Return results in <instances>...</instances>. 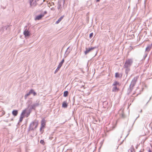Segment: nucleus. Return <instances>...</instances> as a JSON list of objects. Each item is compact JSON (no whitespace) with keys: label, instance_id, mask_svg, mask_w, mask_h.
<instances>
[{"label":"nucleus","instance_id":"nucleus-25","mask_svg":"<svg viewBox=\"0 0 152 152\" xmlns=\"http://www.w3.org/2000/svg\"><path fill=\"white\" fill-rule=\"evenodd\" d=\"M138 78V77H135L134 78L132 79V81L134 82V83H136L137 81V79Z\"/></svg>","mask_w":152,"mask_h":152},{"label":"nucleus","instance_id":"nucleus-42","mask_svg":"<svg viewBox=\"0 0 152 152\" xmlns=\"http://www.w3.org/2000/svg\"><path fill=\"white\" fill-rule=\"evenodd\" d=\"M139 117V116H138L135 119V121L136 120V119H137V118Z\"/></svg>","mask_w":152,"mask_h":152},{"label":"nucleus","instance_id":"nucleus-23","mask_svg":"<svg viewBox=\"0 0 152 152\" xmlns=\"http://www.w3.org/2000/svg\"><path fill=\"white\" fill-rule=\"evenodd\" d=\"M34 127H31L30 126H29L28 128V132H30L31 131H34Z\"/></svg>","mask_w":152,"mask_h":152},{"label":"nucleus","instance_id":"nucleus-20","mask_svg":"<svg viewBox=\"0 0 152 152\" xmlns=\"http://www.w3.org/2000/svg\"><path fill=\"white\" fill-rule=\"evenodd\" d=\"M31 94H33L34 96H35L37 95V93L33 89H31L30 90Z\"/></svg>","mask_w":152,"mask_h":152},{"label":"nucleus","instance_id":"nucleus-33","mask_svg":"<svg viewBox=\"0 0 152 152\" xmlns=\"http://www.w3.org/2000/svg\"><path fill=\"white\" fill-rule=\"evenodd\" d=\"M20 122H18V123L17 125V126H19L20 125Z\"/></svg>","mask_w":152,"mask_h":152},{"label":"nucleus","instance_id":"nucleus-8","mask_svg":"<svg viewBox=\"0 0 152 152\" xmlns=\"http://www.w3.org/2000/svg\"><path fill=\"white\" fill-rule=\"evenodd\" d=\"M37 13H39V14L36 16L34 18L35 20H40L44 17V15L42 14L41 12H37Z\"/></svg>","mask_w":152,"mask_h":152},{"label":"nucleus","instance_id":"nucleus-50","mask_svg":"<svg viewBox=\"0 0 152 152\" xmlns=\"http://www.w3.org/2000/svg\"><path fill=\"white\" fill-rule=\"evenodd\" d=\"M121 74H119L120 75V76H121Z\"/></svg>","mask_w":152,"mask_h":152},{"label":"nucleus","instance_id":"nucleus-11","mask_svg":"<svg viewBox=\"0 0 152 152\" xmlns=\"http://www.w3.org/2000/svg\"><path fill=\"white\" fill-rule=\"evenodd\" d=\"M68 106V103L66 101H65L63 102L62 105V107L63 108H66Z\"/></svg>","mask_w":152,"mask_h":152},{"label":"nucleus","instance_id":"nucleus-32","mask_svg":"<svg viewBox=\"0 0 152 152\" xmlns=\"http://www.w3.org/2000/svg\"><path fill=\"white\" fill-rule=\"evenodd\" d=\"M44 128L43 127H42L41 126L40 128V129H39V130L40 131H41V130H42V129H44Z\"/></svg>","mask_w":152,"mask_h":152},{"label":"nucleus","instance_id":"nucleus-24","mask_svg":"<svg viewBox=\"0 0 152 152\" xmlns=\"http://www.w3.org/2000/svg\"><path fill=\"white\" fill-rule=\"evenodd\" d=\"M38 12H41L42 14L44 15V16L45 15L47 14V12L46 11H45L44 12H43L42 10H39L37 11Z\"/></svg>","mask_w":152,"mask_h":152},{"label":"nucleus","instance_id":"nucleus-44","mask_svg":"<svg viewBox=\"0 0 152 152\" xmlns=\"http://www.w3.org/2000/svg\"><path fill=\"white\" fill-rule=\"evenodd\" d=\"M99 1H100V0H96V1L99 2Z\"/></svg>","mask_w":152,"mask_h":152},{"label":"nucleus","instance_id":"nucleus-36","mask_svg":"<svg viewBox=\"0 0 152 152\" xmlns=\"http://www.w3.org/2000/svg\"><path fill=\"white\" fill-rule=\"evenodd\" d=\"M9 27V26L8 25V26H6V29H7V28H8Z\"/></svg>","mask_w":152,"mask_h":152},{"label":"nucleus","instance_id":"nucleus-22","mask_svg":"<svg viewBox=\"0 0 152 152\" xmlns=\"http://www.w3.org/2000/svg\"><path fill=\"white\" fill-rule=\"evenodd\" d=\"M69 92L68 91H65L63 93V96L64 97H67L68 95Z\"/></svg>","mask_w":152,"mask_h":152},{"label":"nucleus","instance_id":"nucleus-2","mask_svg":"<svg viewBox=\"0 0 152 152\" xmlns=\"http://www.w3.org/2000/svg\"><path fill=\"white\" fill-rule=\"evenodd\" d=\"M133 63V61L132 58H129L126 60L123 66L124 68H127L131 66Z\"/></svg>","mask_w":152,"mask_h":152},{"label":"nucleus","instance_id":"nucleus-51","mask_svg":"<svg viewBox=\"0 0 152 152\" xmlns=\"http://www.w3.org/2000/svg\"><path fill=\"white\" fill-rule=\"evenodd\" d=\"M151 99V97L150 98V99H149V101Z\"/></svg>","mask_w":152,"mask_h":152},{"label":"nucleus","instance_id":"nucleus-35","mask_svg":"<svg viewBox=\"0 0 152 152\" xmlns=\"http://www.w3.org/2000/svg\"><path fill=\"white\" fill-rule=\"evenodd\" d=\"M125 73L126 74V77H127L128 75V72H125Z\"/></svg>","mask_w":152,"mask_h":152},{"label":"nucleus","instance_id":"nucleus-12","mask_svg":"<svg viewBox=\"0 0 152 152\" xmlns=\"http://www.w3.org/2000/svg\"><path fill=\"white\" fill-rule=\"evenodd\" d=\"M18 113V111L17 110H12V113L14 116H16Z\"/></svg>","mask_w":152,"mask_h":152},{"label":"nucleus","instance_id":"nucleus-16","mask_svg":"<svg viewBox=\"0 0 152 152\" xmlns=\"http://www.w3.org/2000/svg\"><path fill=\"white\" fill-rule=\"evenodd\" d=\"M119 90V88H117V86H114L112 88V91L113 92H115L116 91H118Z\"/></svg>","mask_w":152,"mask_h":152},{"label":"nucleus","instance_id":"nucleus-4","mask_svg":"<svg viewBox=\"0 0 152 152\" xmlns=\"http://www.w3.org/2000/svg\"><path fill=\"white\" fill-rule=\"evenodd\" d=\"M27 26H26L24 27V30L23 31V34L26 38H28L31 35V33L28 29H27Z\"/></svg>","mask_w":152,"mask_h":152},{"label":"nucleus","instance_id":"nucleus-10","mask_svg":"<svg viewBox=\"0 0 152 152\" xmlns=\"http://www.w3.org/2000/svg\"><path fill=\"white\" fill-rule=\"evenodd\" d=\"M39 1V0H32L31 1H30L31 5L35 6L37 4V2Z\"/></svg>","mask_w":152,"mask_h":152},{"label":"nucleus","instance_id":"nucleus-37","mask_svg":"<svg viewBox=\"0 0 152 152\" xmlns=\"http://www.w3.org/2000/svg\"><path fill=\"white\" fill-rule=\"evenodd\" d=\"M67 56H66V54H65V53L64 55V57H66Z\"/></svg>","mask_w":152,"mask_h":152},{"label":"nucleus","instance_id":"nucleus-3","mask_svg":"<svg viewBox=\"0 0 152 152\" xmlns=\"http://www.w3.org/2000/svg\"><path fill=\"white\" fill-rule=\"evenodd\" d=\"M29 116L28 115L27 116V112H26V110H23L20 114L19 122H21L25 117H26L27 118Z\"/></svg>","mask_w":152,"mask_h":152},{"label":"nucleus","instance_id":"nucleus-26","mask_svg":"<svg viewBox=\"0 0 152 152\" xmlns=\"http://www.w3.org/2000/svg\"><path fill=\"white\" fill-rule=\"evenodd\" d=\"M30 94H31V92H30V91H29L28 93H27V94H26L25 95V96H24L25 99H26L27 98V96H29Z\"/></svg>","mask_w":152,"mask_h":152},{"label":"nucleus","instance_id":"nucleus-53","mask_svg":"<svg viewBox=\"0 0 152 152\" xmlns=\"http://www.w3.org/2000/svg\"><path fill=\"white\" fill-rule=\"evenodd\" d=\"M134 122L133 124H134Z\"/></svg>","mask_w":152,"mask_h":152},{"label":"nucleus","instance_id":"nucleus-34","mask_svg":"<svg viewBox=\"0 0 152 152\" xmlns=\"http://www.w3.org/2000/svg\"><path fill=\"white\" fill-rule=\"evenodd\" d=\"M148 151V152H152V151H151V150L150 148H149V149Z\"/></svg>","mask_w":152,"mask_h":152},{"label":"nucleus","instance_id":"nucleus-19","mask_svg":"<svg viewBox=\"0 0 152 152\" xmlns=\"http://www.w3.org/2000/svg\"><path fill=\"white\" fill-rule=\"evenodd\" d=\"M64 17V15L62 16H61L58 20L56 22L55 24H58L62 19Z\"/></svg>","mask_w":152,"mask_h":152},{"label":"nucleus","instance_id":"nucleus-14","mask_svg":"<svg viewBox=\"0 0 152 152\" xmlns=\"http://www.w3.org/2000/svg\"><path fill=\"white\" fill-rule=\"evenodd\" d=\"M152 45V44L151 45H149L147 46L145 50V51L146 52H148L150 50V49Z\"/></svg>","mask_w":152,"mask_h":152},{"label":"nucleus","instance_id":"nucleus-9","mask_svg":"<svg viewBox=\"0 0 152 152\" xmlns=\"http://www.w3.org/2000/svg\"><path fill=\"white\" fill-rule=\"evenodd\" d=\"M46 121L45 118H43L41 121V126L43 127L44 128L45 126Z\"/></svg>","mask_w":152,"mask_h":152},{"label":"nucleus","instance_id":"nucleus-39","mask_svg":"<svg viewBox=\"0 0 152 152\" xmlns=\"http://www.w3.org/2000/svg\"><path fill=\"white\" fill-rule=\"evenodd\" d=\"M143 151V150H142V151L141 150H140L139 152H142Z\"/></svg>","mask_w":152,"mask_h":152},{"label":"nucleus","instance_id":"nucleus-49","mask_svg":"<svg viewBox=\"0 0 152 152\" xmlns=\"http://www.w3.org/2000/svg\"><path fill=\"white\" fill-rule=\"evenodd\" d=\"M74 113V111H72V113Z\"/></svg>","mask_w":152,"mask_h":152},{"label":"nucleus","instance_id":"nucleus-18","mask_svg":"<svg viewBox=\"0 0 152 152\" xmlns=\"http://www.w3.org/2000/svg\"><path fill=\"white\" fill-rule=\"evenodd\" d=\"M133 88L132 87L129 86V88H128L127 91V94L128 95L130 94V92L132 91Z\"/></svg>","mask_w":152,"mask_h":152},{"label":"nucleus","instance_id":"nucleus-1","mask_svg":"<svg viewBox=\"0 0 152 152\" xmlns=\"http://www.w3.org/2000/svg\"><path fill=\"white\" fill-rule=\"evenodd\" d=\"M39 105V101L38 100H37L36 102L34 103L31 105L28 110V111L27 112V116L29 115L32 112V110H35L36 107H38Z\"/></svg>","mask_w":152,"mask_h":152},{"label":"nucleus","instance_id":"nucleus-45","mask_svg":"<svg viewBox=\"0 0 152 152\" xmlns=\"http://www.w3.org/2000/svg\"><path fill=\"white\" fill-rule=\"evenodd\" d=\"M97 51H98V50H96V54H95V56L96 55V54H97Z\"/></svg>","mask_w":152,"mask_h":152},{"label":"nucleus","instance_id":"nucleus-6","mask_svg":"<svg viewBox=\"0 0 152 152\" xmlns=\"http://www.w3.org/2000/svg\"><path fill=\"white\" fill-rule=\"evenodd\" d=\"M38 125V121L35 120L31 123L29 126L31 127H34V130H35L37 127Z\"/></svg>","mask_w":152,"mask_h":152},{"label":"nucleus","instance_id":"nucleus-13","mask_svg":"<svg viewBox=\"0 0 152 152\" xmlns=\"http://www.w3.org/2000/svg\"><path fill=\"white\" fill-rule=\"evenodd\" d=\"M108 104V102L107 101L103 102V107L104 108H106L107 107Z\"/></svg>","mask_w":152,"mask_h":152},{"label":"nucleus","instance_id":"nucleus-40","mask_svg":"<svg viewBox=\"0 0 152 152\" xmlns=\"http://www.w3.org/2000/svg\"><path fill=\"white\" fill-rule=\"evenodd\" d=\"M138 145H136V147H135L136 148V149H137L138 148Z\"/></svg>","mask_w":152,"mask_h":152},{"label":"nucleus","instance_id":"nucleus-47","mask_svg":"<svg viewBox=\"0 0 152 152\" xmlns=\"http://www.w3.org/2000/svg\"><path fill=\"white\" fill-rule=\"evenodd\" d=\"M134 93H133V95H134Z\"/></svg>","mask_w":152,"mask_h":152},{"label":"nucleus","instance_id":"nucleus-28","mask_svg":"<svg viewBox=\"0 0 152 152\" xmlns=\"http://www.w3.org/2000/svg\"><path fill=\"white\" fill-rule=\"evenodd\" d=\"M40 143L42 145H44L45 143V142L43 140H40Z\"/></svg>","mask_w":152,"mask_h":152},{"label":"nucleus","instance_id":"nucleus-17","mask_svg":"<svg viewBox=\"0 0 152 152\" xmlns=\"http://www.w3.org/2000/svg\"><path fill=\"white\" fill-rule=\"evenodd\" d=\"M118 85L120 86L121 85V84H120L117 81H115L112 85V86H117Z\"/></svg>","mask_w":152,"mask_h":152},{"label":"nucleus","instance_id":"nucleus-5","mask_svg":"<svg viewBox=\"0 0 152 152\" xmlns=\"http://www.w3.org/2000/svg\"><path fill=\"white\" fill-rule=\"evenodd\" d=\"M98 46H95L94 47H91L90 48H86V50L84 51V54L85 55H86L88 53L90 52L92 50L96 48H98Z\"/></svg>","mask_w":152,"mask_h":152},{"label":"nucleus","instance_id":"nucleus-48","mask_svg":"<svg viewBox=\"0 0 152 152\" xmlns=\"http://www.w3.org/2000/svg\"><path fill=\"white\" fill-rule=\"evenodd\" d=\"M142 112V110H141L140 111V112Z\"/></svg>","mask_w":152,"mask_h":152},{"label":"nucleus","instance_id":"nucleus-31","mask_svg":"<svg viewBox=\"0 0 152 152\" xmlns=\"http://www.w3.org/2000/svg\"><path fill=\"white\" fill-rule=\"evenodd\" d=\"M30 107V104H28L27 105V107L25 109V110H26V112H27L26 111V110H27V109H28L29 108V107Z\"/></svg>","mask_w":152,"mask_h":152},{"label":"nucleus","instance_id":"nucleus-52","mask_svg":"<svg viewBox=\"0 0 152 152\" xmlns=\"http://www.w3.org/2000/svg\"><path fill=\"white\" fill-rule=\"evenodd\" d=\"M134 122L133 124H134Z\"/></svg>","mask_w":152,"mask_h":152},{"label":"nucleus","instance_id":"nucleus-29","mask_svg":"<svg viewBox=\"0 0 152 152\" xmlns=\"http://www.w3.org/2000/svg\"><path fill=\"white\" fill-rule=\"evenodd\" d=\"M124 68L126 69L125 70V72H129L130 70V69H129V67H127V68Z\"/></svg>","mask_w":152,"mask_h":152},{"label":"nucleus","instance_id":"nucleus-46","mask_svg":"<svg viewBox=\"0 0 152 152\" xmlns=\"http://www.w3.org/2000/svg\"><path fill=\"white\" fill-rule=\"evenodd\" d=\"M149 101H148V102L147 103V104H148V102H149Z\"/></svg>","mask_w":152,"mask_h":152},{"label":"nucleus","instance_id":"nucleus-21","mask_svg":"<svg viewBox=\"0 0 152 152\" xmlns=\"http://www.w3.org/2000/svg\"><path fill=\"white\" fill-rule=\"evenodd\" d=\"M69 47H68L65 51V54H66V56H67L68 55L71 50L69 49Z\"/></svg>","mask_w":152,"mask_h":152},{"label":"nucleus","instance_id":"nucleus-27","mask_svg":"<svg viewBox=\"0 0 152 152\" xmlns=\"http://www.w3.org/2000/svg\"><path fill=\"white\" fill-rule=\"evenodd\" d=\"M136 83L131 81V84H130L129 86L133 88L134 86H135Z\"/></svg>","mask_w":152,"mask_h":152},{"label":"nucleus","instance_id":"nucleus-38","mask_svg":"<svg viewBox=\"0 0 152 152\" xmlns=\"http://www.w3.org/2000/svg\"><path fill=\"white\" fill-rule=\"evenodd\" d=\"M128 151H129H129H130V152H132V150H129Z\"/></svg>","mask_w":152,"mask_h":152},{"label":"nucleus","instance_id":"nucleus-7","mask_svg":"<svg viewBox=\"0 0 152 152\" xmlns=\"http://www.w3.org/2000/svg\"><path fill=\"white\" fill-rule=\"evenodd\" d=\"M64 58H63L61 61L59 63V64L57 67V68L56 69V70L54 72V74H56L59 70V69L62 66L64 62Z\"/></svg>","mask_w":152,"mask_h":152},{"label":"nucleus","instance_id":"nucleus-15","mask_svg":"<svg viewBox=\"0 0 152 152\" xmlns=\"http://www.w3.org/2000/svg\"><path fill=\"white\" fill-rule=\"evenodd\" d=\"M122 76V74H121V76H120V75L118 72H116L115 74V77L116 78H121Z\"/></svg>","mask_w":152,"mask_h":152},{"label":"nucleus","instance_id":"nucleus-43","mask_svg":"<svg viewBox=\"0 0 152 152\" xmlns=\"http://www.w3.org/2000/svg\"><path fill=\"white\" fill-rule=\"evenodd\" d=\"M147 56V55H145V57H144V59H145V58Z\"/></svg>","mask_w":152,"mask_h":152},{"label":"nucleus","instance_id":"nucleus-41","mask_svg":"<svg viewBox=\"0 0 152 152\" xmlns=\"http://www.w3.org/2000/svg\"><path fill=\"white\" fill-rule=\"evenodd\" d=\"M129 134L128 133V134H127V135L126 136V137H125V139L126 138V137H127V136H128V135H129Z\"/></svg>","mask_w":152,"mask_h":152},{"label":"nucleus","instance_id":"nucleus-30","mask_svg":"<svg viewBox=\"0 0 152 152\" xmlns=\"http://www.w3.org/2000/svg\"><path fill=\"white\" fill-rule=\"evenodd\" d=\"M93 32H92L90 34H89V38H90L91 39V38L93 36Z\"/></svg>","mask_w":152,"mask_h":152}]
</instances>
